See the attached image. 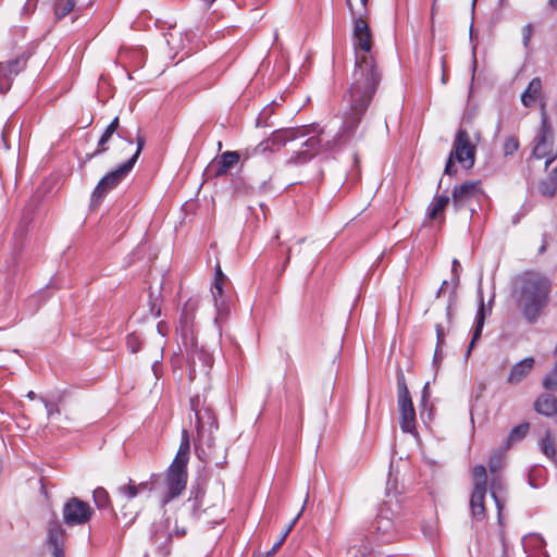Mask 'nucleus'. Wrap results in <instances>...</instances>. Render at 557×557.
Segmentation results:
<instances>
[{
  "instance_id": "f257e3e1",
  "label": "nucleus",
  "mask_w": 557,
  "mask_h": 557,
  "mask_svg": "<svg viewBox=\"0 0 557 557\" xmlns=\"http://www.w3.org/2000/svg\"><path fill=\"white\" fill-rule=\"evenodd\" d=\"M354 40L356 66L351 85L344 97L346 108L343 111L342 135H350L357 128L381 79V74L371 53L370 27L363 17L355 18Z\"/></svg>"
},
{
  "instance_id": "f03ea898",
  "label": "nucleus",
  "mask_w": 557,
  "mask_h": 557,
  "mask_svg": "<svg viewBox=\"0 0 557 557\" xmlns=\"http://www.w3.org/2000/svg\"><path fill=\"white\" fill-rule=\"evenodd\" d=\"M518 302L525 319L533 323L547 306L552 292L550 280L539 272H525L518 281Z\"/></svg>"
},
{
  "instance_id": "7ed1b4c3",
  "label": "nucleus",
  "mask_w": 557,
  "mask_h": 557,
  "mask_svg": "<svg viewBox=\"0 0 557 557\" xmlns=\"http://www.w3.org/2000/svg\"><path fill=\"white\" fill-rule=\"evenodd\" d=\"M190 454V441L187 431H183L180 448L168 468L162 481L159 498L162 506L178 497L186 488L188 473L187 465Z\"/></svg>"
},
{
  "instance_id": "20e7f679",
  "label": "nucleus",
  "mask_w": 557,
  "mask_h": 557,
  "mask_svg": "<svg viewBox=\"0 0 557 557\" xmlns=\"http://www.w3.org/2000/svg\"><path fill=\"white\" fill-rule=\"evenodd\" d=\"M297 129H306V137L299 139V147L294 151V154L288 159V164H304L311 160L323 147L331 149L333 143L327 140L322 143V135L324 131L318 126H301Z\"/></svg>"
},
{
  "instance_id": "39448f33",
  "label": "nucleus",
  "mask_w": 557,
  "mask_h": 557,
  "mask_svg": "<svg viewBox=\"0 0 557 557\" xmlns=\"http://www.w3.org/2000/svg\"><path fill=\"white\" fill-rule=\"evenodd\" d=\"M532 157L537 160H544L545 168L557 158V139L545 111H542L541 128L534 138Z\"/></svg>"
},
{
  "instance_id": "423d86ee",
  "label": "nucleus",
  "mask_w": 557,
  "mask_h": 557,
  "mask_svg": "<svg viewBox=\"0 0 557 557\" xmlns=\"http://www.w3.org/2000/svg\"><path fill=\"white\" fill-rule=\"evenodd\" d=\"M151 492V482H141L135 484L133 480L117 487L115 493V502L120 506L121 513L127 523L131 524L138 516L139 508L133 503V499L141 492Z\"/></svg>"
},
{
  "instance_id": "0eeeda50",
  "label": "nucleus",
  "mask_w": 557,
  "mask_h": 557,
  "mask_svg": "<svg viewBox=\"0 0 557 557\" xmlns=\"http://www.w3.org/2000/svg\"><path fill=\"white\" fill-rule=\"evenodd\" d=\"M475 145L470 141L468 132L466 129H459L445 166V173L448 175L456 173L454 159L457 160L465 169L472 168L475 161Z\"/></svg>"
},
{
  "instance_id": "6e6552de",
  "label": "nucleus",
  "mask_w": 557,
  "mask_h": 557,
  "mask_svg": "<svg viewBox=\"0 0 557 557\" xmlns=\"http://www.w3.org/2000/svg\"><path fill=\"white\" fill-rule=\"evenodd\" d=\"M472 476L473 490L470 497L471 515L475 520L482 521L486 517L484 500L486 495L487 475L485 467L482 465L474 467Z\"/></svg>"
},
{
  "instance_id": "1a4fd4ad",
  "label": "nucleus",
  "mask_w": 557,
  "mask_h": 557,
  "mask_svg": "<svg viewBox=\"0 0 557 557\" xmlns=\"http://www.w3.org/2000/svg\"><path fill=\"white\" fill-rule=\"evenodd\" d=\"M397 405L401 430L413 433L416 431V411L404 375L397 380Z\"/></svg>"
},
{
  "instance_id": "9d476101",
  "label": "nucleus",
  "mask_w": 557,
  "mask_h": 557,
  "mask_svg": "<svg viewBox=\"0 0 557 557\" xmlns=\"http://www.w3.org/2000/svg\"><path fill=\"white\" fill-rule=\"evenodd\" d=\"M306 129H297V128H286L278 129L272 133V135L267 139L261 141L256 148L257 153L265 152V151H276L281 149V147L285 146L288 143H295L298 139H302L306 137Z\"/></svg>"
},
{
  "instance_id": "9b49d317",
  "label": "nucleus",
  "mask_w": 557,
  "mask_h": 557,
  "mask_svg": "<svg viewBox=\"0 0 557 557\" xmlns=\"http://www.w3.org/2000/svg\"><path fill=\"white\" fill-rule=\"evenodd\" d=\"M63 520L70 527L88 522L94 513L90 505L77 497L70 498L63 506Z\"/></svg>"
},
{
  "instance_id": "f8f14e48",
  "label": "nucleus",
  "mask_w": 557,
  "mask_h": 557,
  "mask_svg": "<svg viewBox=\"0 0 557 557\" xmlns=\"http://www.w3.org/2000/svg\"><path fill=\"white\" fill-rule=\"evenodd\" d=\"M455 206H479L484 207L487 202V196L481 189L479 183L467 182L453 191Z\"/></svg>"
},
{
  "instance_id": "ddd939ff",
  "label": "nucleus",
  "mask_w": 557,
  "mask_h": 557,
  "mask_svg": "<svg viewBox=\"0 0 557 557\" xmlns=\"http://www.w3.org/2000/svg\"><path fill=\"white\" fill-rule=\"evenodd\" d=\"M132 169L133 168H131L128 164L124 163L119 169L110 172L104 177H102L92 193V205L99 206L100 200L106 196V194L109 193L114 187H116L131 172Z\"/></svg>"
},
{
  "instance_id": "4468645a",
  "label": "nucleus",
  "mask_w": 557,
  "mask_h": 557,
  "mask_svg": "<svg viewBox=\"0 0 557 557\" xmlns=\"http://www.w3.org/2000/svg\"><path fill=\"white\" fill-rule=\"evenodd\" d=\"M26 65L24 57H16L8 62H0V94L7 92L11 88L12 79Z\"/></svg>"
},
{
  "instance_id": "2eb2a0df",
  "label": "nucleus",
  "mask_w": 557,
  "mask_h": 557,
  "mask_svg": "<svg viewBox=\"0 0 557 557\" xmlns=\"http://www.w3.org/2000/svg\"><path fill=\"white\" fill-rule=\"evenodd\" d=\"M375 529L379 540L382 543H389L398 537L397 523L387 516L385 508H381L380 515L375 521Z\"/></svg>"
},
{
  "instance_id": "dca6fc26",
  "label": "nucleus",
  "mask_w": 557,
  "mask_h": 557,
  "mask_svg": "<svg viewBox=\"0 0 557 557\" xmlns=\"http://www.w3.org/2000/svg\"><path fill=\"white\" fill-rule=\"evenodd\" d=\"M189 364H190V374L196 373L198 367L201 372L208 373V370L213 364V357L205 348H202V347L198 348L196 345L195 349L193 350V352L190 355Z\"/></svg>"
},
{
  "instance_id": "f3484780",
  "label": "nucleus",
  "mask_w": 557,
  "mask_h": 557,
  "mask_svg": "<svg viewBox=\"0 0 557 557\" xmlns=\"http://www.w3.org/2000/svg\"><path fill=\"white\" fill-rule=\"evenodd\" d=\"M534 363V358L528 357L513 364L508 376V383L519 384L522 382L531 373Z\"/></svg>"
},
{
  "instance_id": "a211bd4d",
  "label": "nucleus",
  "mask_w": 557,
  "mask_h": 557,
  "mask_svg": "<svg viewBox=\"0 0 557 557\" xmlns=\"http://www.w3.org/2000/svg\"><path fill=\"white\" fill-rule=\"evenodd\" d=\"M199 301L197 298H189L183 306L180 324L182 332L186 335L193 327L195 320V312L198 308Z\"/></svg>"
},
{
  "instance_id": "6ab92c4d",
  "label": "nucleus",
  "mask_w": 557,
  "mask_h": 557,
  "mask_svg": "<svg viewBox=\"0 0 557 557\" xmlns=\"http://www.w3.org/2000/svg\"><path fill=\"white\" fill-rule=\"evenodd\" d=\"M534 409L540 414L553 417L557 414V398L550 394H543L535 400Z\"/></svg>"
},
{
  "instance_id": "aec40b11",
  "label": "nucleus",
  "mask_w": 557,
  "mask_h": 557,
  "mask_svg": "<svg viewBox=\"0 0 557 557\" xmlns=\"http://www.w3.org/2000/svg\"><path fill=\"white\" fill-rule=\"evenodd\" d=\"M200 399L199 397L191 398L190 400V407L191 410L195 412L196 417V424L197 428H203L206 424H210L213 421V414L211 409L209 408H199Z\"/></svg>"
},
{
  "instance_id": "412c9836",
  "label": "nucleus",
  "mask_w": 557,
  "mask_h": 557,
  "mask_svg": "<svg viewBox=\"0 0 557 557\" xmlns=\"http://www.w3.org/2000/svg\"><path fill=\"white\" fill-rule=\"evenodd\" d=\"M542 90V82L539 77H534L528 85L527 89L521 96V101L525 107H531L535 103Z\"/></svg>"
},
{
  "instance_id": "4be33fe9",
  "label": "nucleus",
  "mask_w": 557,
  "mask_h": 557,
  "mask_svg": "<svg viewBox=\"0 0 557 557\" xmlns=\"http://www.w3.org/2000/svg\"><path fill=\"white\" fill-rule=\"evenodd\" d=\"M484 321H485V308H484L483 298L481 297L480 306H479V309H478V312H476V315H475V329L473 331L472 339H471V342L469 344V347H468V350H467V354H466V358L469 357L472 348L475 345V342L481 337L482 329L484 326Z\"/></svg>"
},
{
  "instance_id": "5701e85b",
  "label": "nucleus",
  "mask_w": 557,
  "mask_h": 557,
  "mask_svg": "<svg viewBox=\"0 0 557 557\" xmlns=\"http://www.w3.org/2000/svg\"><path fill=\"white\" fill-rule=\"evenodd\" d=\"M239 161V154L236 151H226L222 153L216 170L218 176L226 175L228 170L234 168Z\"/></svg>"
},
{
  "instance_id": "b1692460",
  "label": "nucleus",
  "mask_w": 557,
  "mask_h": 557,
  "mask_svg": "<svg viewBox=\"0 0 557 557\" xmlns=\"http://www.w3.org/2000/svg\"><path fill=\"white\" fill-rule=\"evenodd\" d=\"M304 509H305V505L302 506V508L298 512V515L290 521V523L283 531V533H282L281 537H278L277 542H275L274 545L272 546V548L268 552V557H272L278 550V548L283 545V543L285 542L287 535L289 534V532L292 531V529L296 524L297 520L300 518Z\"/></svg>"
},
{
  "instance_id": "393cba45",
  "label": "nucleus",
  "mask_w": 557,
  "mask_h": 557,
  "mask_svg": "<svg viewBox=\"0 0 557 557\" xmlns=\"http://www.w3.org/2000/svg\"><path fill=\"white\" fill-rule=\"evenodd\" d=\"M540 446L545 456L552 459L555 457V441L550 432H546L545 436L541 440Z\"/></svg>"
},
{
  "instance_id": "a878e982",
  "label": "nucleus",
  "mask_w": 557,
  "mask_h": 557,
  "mask_svg": "<svg viewBox=\"0 0 557 557\" xmlns=\"http://www.w3.org/2000/svg\"><path fill=\"white\" fill-rule=\"evenodd\" d=\"M529 428H530V425L528 422H523V423L515 426L509 433L508 441H507L508 445L522 440L528 434Z\"/></svg>"
},
{
  "instance_id": "bb28decb",
  "label": "nucleus",
  "mask_w": 557,
  "mask_h": 557,
  "mask_svg": "<svg viewBox=\"0 0 557 557\" xmlns=\"http://www.w3.org/2000/svg\"><path fill=\"white\" fill-rule=\"evenodd\" d=\"M504 454L502 451H494L488 460V469L491 473L495 474L504 467Z\"/></svg>"
},
{
  "instance_id": "cd10ccee",
  "label": "nucleus",
  "mask_w": 557,
  "mask_h": 557,
  "mask_svg": "<svg viewBox=\"0 0 557 557\" xmlns=\"http://www.w3.org/2000/svg\"><path fill=\"white\" fill-rule=\"evenodd\" d=\"M519 140L516 136H507L503 144V152L505 157L512 156L519 149Z\"/></svg>"
},
{
  "instance_id": "c85d7f7f",
  "label": "nucleus",
  "mask_w": 557,
  "mask_h": 557,
  "mask_svg": "<svg viewBox=\"0 0 557 557\" xmlns=\"http://www.w3.org/2000/svg\"><path fill=\"white\" fill-rule=\"evenodd\" d=\"M92 497L98 508H104L110 503L109 493L103 487H97L92 493Z\"/></svg>"
},
{
  "instance_id": "c756f323",
  "label": "nucleus",
  "mask_w": 557,
  "mask_h": 557,
  "mask_svg": "<svg viewBox=\"0 0 557 557\" xmlns=\"http://www.w3.org/2000/svg\"><path fill=\"white\" fill-rule=\"evenodd\" d=\"M63 536H64V531L60 524H54V525L50 527L48 540L53 545V547H57V545H61Z\"/></svg>"
},
{
  "instance_id": "7c9ffc66",
  "label": "nucleus",
  "mask_w": 557,
  "mask_h": 557,
  "mask_svg": "<svg viewBox=\"0 0 557 557\" xmlns=\"http://www.w3.org/2000/svg\"><path fill=\"white\" fill-rule=\"evenodd\" d=\"M367 3H368V0H360L359 5L354 7L352 3H351V0H346V4L349 8L350 13H351L354 18H357V17L366 18V16H367Z\"/></svg>"
},
{
  "instance_id": "2f4dec72",
  "label": "nucleus",
  "mask_w": 557,
  "mask_h": 557,
  "mask_svg": "<svg viewBox=\"0 0 557 557\" xmlns=\"http://www.w3.org/2000/svg\"><path fill=\"white\" fill-rule=\"evenodd\" d=\"M75 7V0H65L55 8V14L59 18L69 14Z\"/></svg>"
},
{
  "instance_id": "473e14b6",
  "label": "nucleus",
  "mask_w": 557,
  "mask_h": 557,
  "mask_svg": "<svg viewBox=\"0 0 557 557\" xmlns=\"http://www.w3.org/2000/svg\"><path fill=\"white\" fill-rule=\"evenodd\" d=\"M369 548L366 545H352L347 549V557H366Z\"/></svg>"
},
{
  "instance_id": "72a5a7b5",
  "label": "nucleus",
  "mask_w": 557,
  "mask_h": 557,
  "mask_svg": "<svg viewBox=\"0 0 557 557\" xmlns=\"http://www.w3.org/2000/svg\"><path fill=\"white\" fill-rule=\"evenodd\" d=\"M136 144H137V148H136L135 153L132 156V158L128 161L125 162L131 168H134L136 161L138 160L139 156L143 151V148L145 146V138L143 136L138 135L136 138Z\"/></svg>"
},
{
  "instance_id": "f704fd0d",
  "label": "nucleus",
  "mask_w": 557,
  "mask_h": 557,
  "mask_svg": "<svg viewBox=\"0 0 557 557\" xmlns=\"http://www.w3.org/2000/svg\"><path fill=\"white\" fill-rule=\"evenodd\" d=\"M126 345L131 352L135 354L140 349L141 342L135 334H129L126 338Z\"/></svg>"
},
{
  "instance_id": "c9c22d12",
  "label": "nucleus",
  "mask_w": 557,
  "mask_h": 557,
  "mask_svg": "<svg viewBox=\"0 0 557 557\" xmlns=\"http://www.w3.org/2000/svg\"><path fill=\"white\" fill-rule=\"evenodd\" d=\"M112 135H113V133L106 128V131L103 132L102 136L99 139V143H98L99 148L91 156H95V154L106 151L107 150L106 144L110 140Z\"/></svg>"
},
{
  "instance_id": "e433bc0d",
  "label": "nucleus",
  "mask_w": 557,
  "mask_h": 557,
  "mask_svg": "<svg viewBox=\"0 0 557 557\" xmlns=\"http://www.w3.org/2000/svg\"><path fill=\"white\" fill-rule=\"evenodd\" d=\"M532 35H533V26L531 24H527L522 28V42H523L524 48H529Z\"/></svg>"
},
{
  "instance_id": "4c0bfd02",
  "label": "nucleus",
  "mask_w": 557,
  "mask_h": 557,
  "mask_svg": "<svg viewBox=\"0 0 557 557\" xmlns=\"http://www.w3.org/2000/svg\"><path fill=\"white\" fill-rule=\"evenodd\" d=\"M218 276H219V277L216 278L215 284H214V289H215V290L213 292V296H214V298H215L216 296H221V295H222V293H223V289H222V282H221L222 277H223V274H222V271H221V269H220V268L218 269Z\"/></svg>"
},
{
  "instance_id": "58836bf2",
  "label": "nucleus",
  "mask_w": 557,
  "mask_h": 557,
  "mask_svg": "<svg viewBox=\"0 0 557 557\" xmlns=\"http://www.w3.org/2000/svg\"><path fill=\"white\" fill-rule=\"evenodd\" d=\"M44 403H45V407L47 409V414H48L49 419H52L55 414H60V409L58 406H55L49 401H44Z\"/></svg>"
},
{
  "instance_id": "ea45409f",
  "label": "nucleus",
  "mask_w": 557,
  "mask_h": 557,
  "mask_svg": "<svg viewBox=\"0 0 557 557\" xmlns=\"http://www.w3.org/2000/svg\"><path fill=\"white\" fill-rule=\"evenodd\" d=\"M436 334H437V346L441 344L444 337L443 329L441 325H436ZM440 356L438 347L435 350L434 360L436 361Z\"/></svg>"
},
{
  "instance_id": "a19ab883",
  "label": "nucleus",
  "mask_w": 557,
  "mask_h": 557,
  "mask_svg": "<svg viewBox=\"0 0 557 557\" xmlns=\"http://www.w3.org/2000/svg\"><path fill=\"white\" fill-rule=\"evenodd\" d=\"M460 267L459 261L457 259L453 260V276H454V283L455 286H457L459 281V274H458V268Z\"/></svg>"
},
{
  "instance_id": "79ce46f5",
  "label": "nucleus",
  "mask_w": 557,
  "mask_h": 557,
  "mask_svg": "<svg viewBox=\"0 0 557 557\" xmlns=\"http://www.w3.org/2000/svg\"><path fill=\"white\" fill-rule=\"evenodd\" d=\"M119 124H120V120L119 117H114L113 121L107 126V129L112 132L113 134L116 132V129L119 128Z\"/></svg>"
},
{
  "instance_id": "37998d69",
  "label": "nucleus",
  "mask_w": 557,
  "mask_h": 557,
  "mask_svg": "<svg viewBox=\"0 0 557 557\" xmlns=\"http://www.w3.org/2000/svg\"><path fill=\"white\" fill-rule=\"evenodd\" d=\"M444 211H429L428 216L430 220L442 218Z\"/></svg>"
},
{
  "instance_id": "c03bdc74",
  "label": "nucleus",
  "mask_w": 557,
  "mask_h": 557,
  "mask_svg": "<svg viewBox=\"0 0 557 557\" xmlns=\"http://www.w3.org/2000/svg\"><path fill=\"white\" fill-rule=\"evenodd\" d=\"M52 555H53V557H64V553H63L61 545H57V547H53Z\"/></svg>"
},
{
  "instance_id": "a18cd8bd",
  "label": "nucleus",
  "mask_w": 557,
  "mask_h": 557,
  "mask_svg": "<svg viewBox=\"0 0 557 557\" xmlns=\"http://www.w3.org/2000/svg\"><path fill=\"white\" fill-rule=\"evenodd\" d=\"M448 203V198H440L438 203L433 209H443Z\"/></svg>"
},
{
  "instance_id": "49530a36",
  "label": "nucleus",
  "mask_w": 557,
  "mask_h": 557,
  "mask_svg": "<svg viewBox=\"0 0 557 557\" xmlns=\"http://www.w3.org/2000/svg\"><path fill=\"white\" fill-rule=\"evenodd\" d=\"M492 496H493V498L495 500V504H496V507L498 509V512H500V510L503 508V505H502L499 498L497 497V495H496V493L494 491L492 492Z\"/></svg>"
},
{
  "instance_id": "de8ad7c7",
  "label": "nucleus",
  "mask_w": 557,
  "mask_h": 557,
  "mask_svg": "<svg viewBox=\"0 0 557 557\" xmlns=\"http://www.w3.org/2000/svg\"><path fill=\"white\" fill-rule=\"evenodd\" d=\"M428 387H429V383L425 384L424 388H423V394H422V401L425 403L428 397H429V394H428Z\"/></svg>"
},
{
  "instance_id": "09e8293b",
  "label": "nucleus",
  "mask_w": 557,
  "mask_h": 557,
  "mask_svg": "<svg viewBox=\"0 0 557 557\" xmlns=\"http://www.w3.org/2000/svg\"><path fill=\"white\" fill-rule=\"evenodd\" d=\"M550 178L554 184H557V168L553 171Z\"/></svg>"
},
{
  "instance_id": "8fccbe9b",
  "label": "nucleus",
  "mask_w": 557,
  "mask_h": 557,
  "mask_svg": "<svg viewBox=\"0 0 557 557\" xmlns=\"http://www.w3.org/2000/svg\"><path fill=\"white\" fill-rule=\"evenodd\" d=\"M27 397L33 400L36 398V394L33 391H30L28 392Z\"/></svg>"
},
{
  "instance_id": "3c124183",
  "label": "nucleus",
  "mask_w": 557,
  "mask_h": 557,
  "mask_svg": "<svg viewBox=\"0 0 557 557\" xmlns=\"http://www.w3.org/2000/svg\"><path fill=\"white\" fill-rule=\"evenodd\" d=\"M446 285H447V282H446V281H443V284H442V286H441V288H440V290H438V294H437V295H440L441 293H443L444 287H445Z\"/></svg>"
},
{
  "instance_id": "603ef678",
  "label": "nucleus",
  "mask_w": 557,
  "mask_h": 557,
  "mask_svg": "<svg viewBox=\"0 0 557 557\" xmlns=\"http://www.w3.org/2000/svg\"><path fill=\"white\" fill-rule=\"evenodd\" d=\"M475 65H476V60L474 59L473 60V69H472V77L474 76Z\"/></svg>"
},
{
  "instance_id": "864d4df0",
  "label": "nucleus",
  "mask_w": 557,
  "mask_h": 557,
  "mask_svg": "<svg viewBox=\"0 0 557 557\" xmlns=\"http://www.w3.org/2000/svg\"><path fill=\"white\" fill-rule=\"evenodd\" d=\"M545 249H546V245H545V243H544V244L541 246V248H540V253H543V252L545 251Z\"/></svg>"
},
{
  "instance_id": "5fc2aeb1",
  "label": "nucleus",
  "mask_w": 557,
  "mask_h": 557,
  "mask_svg": "<svg viewBox=\"0 0 557 557\" xmlns=\"http://www.w3.org/2000/svg\"><path fill=\"white\" fill-rule=\"evenodd\" d=\"M191 506H193L194 509L196 508V506H197V496L195 497Z\"/></svg>"
},
{
  "instance_id": "6e6d98bb",
  "label": "nucleus",
  "mask_w": 557,
  "mask_h": 557,
  "mask_svg": "<svg viewBox=\"0 0 557 557\" xmlns=\"http://www.w3.org/2000/svg\"><path fill=\"white\" fill-rule=\"evenodd\" d=\"M549 1H550V4H552L553 7H556V5H557V0H549Z\"/></svg>"
},
{
  "instance_id": "4d7b16f0",
  "label": "nucleus",
  "mask_w": 557,
  "mask_h": 557,
  "mask_svg": "<svg viewBox=\"0 0 557 557\" xmlns=\"http://www.w3.org/2000/svg\"><path fill=\"white\" fill-rule=\"evenodd\" d=\"M160 313H161V310H160V309H158V310L156 311L154 315H156V317H159V315H160Z\"/></svg>"
},
{
  "instance_id": "13d9d810",
  "label": "nucleus",
  "mask_w": 557,
  "mask_h": 557,
  "mask_svg": "<svg viewBox=\"0 0 557 557\" xmlns=\"http://www.w3.org/2000/svg\"><path fill=\"white\" fill-rule=\"evenodd\" d=\"M289 259H290V250H288V255H287L286 261H289Z\"/></svg>"
},
{
  "instance_id": "bf43d9fd",
  "label": "nucleus",
  "mask_w": 557,
  "mask_h": 557,
  "mask_svg": "<svg viewBox=\"0 0 557 557\" xmlns=\"http://www.w3.org/2000/svg\"><path fill=\"white\" fill-rule=\"evenodd\" d=\"M308 498H309V495L307 494L306 495V499H305V504L307 503Z\"/></svg>"
},
{
  "instance_id": "052dcab7",
  "label": "nucleus",
  "mask_w": 557,
  "mask_h": 557,
  "mask_svg": "<svg viewBox=\"0 0 557 557\" xmlns=\"http://www.w3.org/2000/svg\"><path fill=\"white\" fill-rule=\"evenodd\" d=\"M298 141H299V140H297V143H298ZM293 144H294V147H297V146H298V145L296 144V141H295V143H293Z\"/></svg>"
},
{
  "instance_id": "680f3d73",
  "label": "nucleus",
  "mask_w": 557,
  "mask_h": 557,
  "mask_svg": "<svg viewBox=\"0 0 557 557\" xmlns=\"http://www.w3.org/2000/svg\"><path fill=\"white\" fill-rule=\"evenodd\" d=\"M476 0H473V2H475Z\"/></svg>"
}]
</instances>
